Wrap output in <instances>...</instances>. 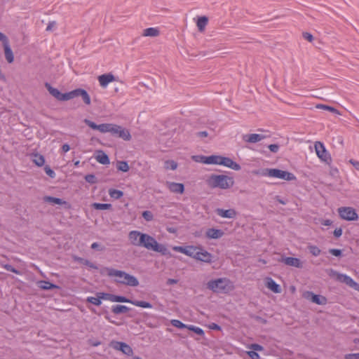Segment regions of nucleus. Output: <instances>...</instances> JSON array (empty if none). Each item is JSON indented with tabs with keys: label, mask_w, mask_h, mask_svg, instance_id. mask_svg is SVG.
Segmentation results:
<instances>
[{
	"label": "nucleus",
	"mask_w": 359,
	"mask_h": 359,
	"mask_svg": "<svg viewBox=\"0 0 359 359\" xmlns=\"http://www.w3.org/2000/svg\"><path fill=\"white\" fill-rule=\"evenodd\" d=\"M332 273L336 276V279L341 282L346 284L349 287L359 291V284L355 282L350 276L337 273L332 270Z\"/></svg>",
	"instance_id": "obj_9"
},
{
	"label": "nucleus",
	"mask_w": 359,
	"mask_h": 359,
	"mask_svg": "<svg viewBox=\"0 0 359 359\" xmlns=\"http://www.w3.org/2000/svg\"><path fill=\"white\" fill-rule=\"evenodd\" d=\"M171 325L172 326L180 328V329L187 328V327H189V325L184 324L182 322H181L179 320H172Z\"/></svg>",
	"instance_id": "obj_43"
},
{
	"label": "nucleus",
	"mask_w": 359,
	"mask_h": 359,
	"mask_svg": "<svg viewBox=\"0 0 359 359\" xmlns=\"http://www.w3.org/2000/svg\"><path fill=\"white\" fill-rule=\"evenodd\" d=\"M248 353L252 359H259V355L256 351H250Z\"/></svg>",
	"instance_id": "obj_54"
},
{
	"label": "nucleus",
	"mask_w": 359,
	"mask_h": 359,
	"mask_svg": "<svg viewBox=\"0 0 359 359\" xmlns=\"http://www.w3.org/2000/svg\"><path fill=\"white\" fill-rule=\"evenodd\" d=\"M4 267L5 269H6L8 271L13 272L15 274H20V272L18 270H17L16 269H15L13 266L10 265V264H6V265H4Z\"/></svg>",
	"instance_id": "obj_49"
},
{
	"label": "nucleus",
	"mask_w": 359,
	"mask_h": 359,
	"mask_svg": "<svg viewBox=\"0 0 359 359\" xmlns=\"http://www.w3.org/2000/svg\"><path fill=\"white\" fill-rule=\"evenodd\" d=\"M349 162L357 170L359 171V161L351 159Z\"/></svg>",
	"instance_id": "obj_59"
},
{
	"label": "nucleus",
	"mask_w": 359,
	"mask_h": 359,
	"mask_svg": "<svg viewBox=\"0 0 359 359\" xmlns=\"http://www.w3.org/2000/svg\"><path fill=\"white\" fill-rule=\"evenodd\" d=\"M142 217L147 222H150L154 219L152 212L149 210L144 211L142 212Z\"/></svg>",
	"instance_id": "obj_47"
},
{
	"label": "nucleus",
	"mask_w": 359,
	"mask_h": 359,
	"mask_svg": "<svg viewBox=\"0 0 359 359\" xmlns=\"http://www.w3.org/2000/svg\"><path fill=\"white\" fill-rule=\"evenodd\" d=\"M69 149L70 147L68 144H65L62 147V150L63 152H67L68 151H69Z\"/></svg>",
	"instance_id": "obj_63"
},
{
	"label": "nucleus",
	"mask_w": 359,
	"mask_h": 359,
	"mask_svg": "<svg viewBox=\"0 0 359 359\" xmlns=\"http://www.w3.org/2000/svg\"><path fill=\"white\" fill-rule=\"evenodd\" d=\"M279 262H283L287 266H294L299 269L303 268V264L298 258L291 257H282L281 259H279Z\"/></svg>",
	"instance_id": "obj_17"
},
{
	"label": "nucleus",
	"mask_w": 359,
	"mask_h": 359,
	"mask_svg": "<svg viewBox=\"0 0 359 359\" xmlns=\"http://www.w3.org/2000/svg\"><path fill=\"white\" fill-rule=\"evenodd\" d=\"M347 359H359V353H353L346 355Z\"/></svg>",
	"instance_id": "obj_62"
},
{
	"label": "nucleus",
	"mask_w": 359,
	"mask_h": 359,
	"mask_svg": "<svg viewBox=\"0 0 359 359\" xmlns=\"http://www.w3.org/2000/svg\"><path fill=\"white\" fill-rule=\"evenodd\" d=\"M88 344L93 346H97L100 345L101 342L100 341H93L92 339H89L88 341Z\"/></svg>",
	"instance_id": "obj_61"
},
{
	"label": "nucleus",
	"mask_w": 359,
	"mask_h": 359,
	"mask_svg": "<svg viewBox=\"0 0 359 359\" xmlns=\"http://www.w3.org/2000/svg\"><path fill=\"white\" fill-rule=\"evenodd\" d=\"M205 235L208 238L218 239L224 235V232L220 229L211 228L206 231Z\"/></svg>",
	"instance_id": "obj_25"
},
{
	"label": "nucleus",
	"mask_w": 359,
	"mask_h": 359,
	"mask_svg": "<svg viewBox=\"0 0 359 359\" xmlns=\"http://www.w3.org/2000/svg\"><path fill=\"white\" fill-rule=\"evenodd\" d=\"M210 327L212 330H221V327L219 325H218L216 323H212V325H210Z\"/></svg>",
	"instance_id": "obj_64"
},
{
	"label": "nucleus",
	"mask_w": 359,
	"mask_h": 359,
	"mask_svg": "<svg viewBox=\"0 0 359 359\" xmlns=\"http://www.w3.org/2000/svg\"><path fill=\"white\" fill-rule=\"evenodd\" d=\"M208 22V18L206 16H201L198 18L196 25L200 32H203L205 29V26Z\"/></svg>",
	"instance_id": "obj_33"
},
{
	"label": "nucleus",
	"mask_w": 359,
	"mask_h": 359,
	"mask_svg": "<svg viewBox=\"0 0 359 359\" xmlns=\"http://www.w3.org/2000/svg\"><path fill=\"white\" fill-rule=\"evenodd\" d=\"M130 304H132L135 306H137L142 307V308H151L152 307V305L150 303H149L147 302H144V301L132 300V302H130Z\"/></svg>",
	"instance_id": "obj_38"
},
{
	"label": "nucleus",
	"mask_w": 359,
	"mask_h": 359,
	"mask_svg": "<svg viewBox=\"0 0 359 359\" xmlns=\"http://www.w3.org/2000/svg\"><path fill=\"white\" fill-rule=\"evenodd\" d=\"M164 168L166 170H175L177 168V163L172 160H168L165 161Z\"/></svg>",
	"instance_id": "obj_40"
},
{
	"label": "nucleus",
	"mask_w": 359,
	"mask_h": 359,
	"mask_svg": "<svg viewBox=\"0 0 359 359\" xmlns=\"http://www.w3.org/2000/svg\"><path fill=\"white\" fill-rule=\"evenodd\" d=\"M76 92V97H81L83 101V102L86 105H90L91 103L90 95H88V92L82 88H76L75 89Z\"/></svg>",
	"instance_id": "obj_22"
},
{
	"label": "nucleus",
	"mask_w": 359,
	"mask_h": 359,
	"mask_svg": "<svg viewBox=\"0 0 359 359\" xmlns=\"http://www.w3.org/2000/svg\"><path fill=\"white\" fill-rule=\"evenodd\" d=\"M32 161L36 165H37L39 167H41L42 165H44L45 158H44L43 156H42L41 154H39L38 153L33 154L32 155Z\"/></svg>",
	"instance_id": "obj_31"
},
{
	"label": "nucleus",
	"mask_w": 359,
	"mask_h": 359,
	"mask_svg": "<svg viewBox=\"0 0 359 359\" xmlns=\"http://www.w3.org/2000/svg\"><path fill=\"white\" fill-rule=\"evenodd\" d=\"M91 248L93 249V250H100V251H102V250H104V247H100V245L98 243H93L91 245Z\"/></svg>",
	"instance_id": "obj_56"
},
{
	"label": "nucleus",
	"mask_w": 359,
	"mask_h": 359,
	"mask_svg": "<svg viewBox=\"0 0 359 359\" xmlns=\"http://www.w3.org/2000/svg\"><path fill=\"white\" fill-rule=\"evenodd\" d=\"M110 133L112 135L120 137L126 141H129L131 139V135L128 130L116 124L112 123Z\"/></svg>",
	"instance_id": "obj_7"
},
{
	"label": "nucleus",
	"mask_w": 359,
	"mask_h": 359,
	"mask_svg": "<svg viewBox=\"0 0 359 359\" xmlns=\"http://www.w3.org/2000/svg\"><path fill=\"white\" fill-rule=\"evenodd\" d=\"M109 346L116 351H121L126 355L130 356L133 354V348L125 342L112 341Z\"/></svg>",
	"instance_id": "obj_10"
},
{
	"label": "nucleus",
	"mask_w": 359,
	"mask_h": 359,
	"mask_svg": "<svg viewBox=\"0 0 359 359\" xmlns=\"http://www.w3.org/2000/svg\"><path fill=\"white\" fill-rule=\"evenodd\" d=\"M93 206L96 210H109L111 207V205L109 203H95L93 204Z\"/></svg>",
	"instance_id": "obj_42"
},
{
	"label": "nucleus",
	"mask_w": 359,
	"mask_h": 359,
	"mask_svg": "<svg viewBox=\"0 0 359 359\" xmlns=\"http://www.w3.org/2000/svg\"><path fill=\"white\" fill-rule=\"evenodd\" d=\"M230 280L226 278H218L208 282L207 288L214 292H223L229 289Z\"/></svg>",
	"instance_id": "obj_5"
},
{
	"label": "nucleus",
	"mask_w": 359,
	"mask_h": 359,
	"mask_svg": "<svg viewBox=\"0 0 359 359\" xmlns=\"http://www.w3.org/2000/svg\"><path fill=\"white\" fill-rule=\"evenodd\" d=\"M265 138V136L260 134H249L243 135V140L248 143H256Z\"/></svg>",
	"instance_id": "obj_20"
},
{
	"label": "nucleus",
	"mask_w": 359,
	"mask_h": 359,
	"mask_svg": "<svg viewBox=\"0 0 359 359\" xmlns=\"http://www.w3.org/2000/svg\"><path fill=\"white\" fill-rule=\"evenodd\" d=\"M160 31L158 28L156 27H149L143 30L142 36H151V37H156L159 36Z\"/></svg>",
	"instance_id": "obj_27"
},
{
	"label": "nucleus",
	"mask_w": 359,
	"mask_h": 359,
	"mask_svg": "<svg viewBox=\"0 0 359 359\" xmlns=\"http://www.w3.org/2000/svg\"><path fill=\"white\" fill-rule=\"evenodd\" d=\"M329 252L335 257H339L342 253L341 250L339 249H330Z\"/></svg>",
	"instance_id": "obj_50"
},
{
	"label": "nucleus",
	"mask_w": 359,
	"mask_h": 359,
	"mask_svg": "<svg viewBox=\"0 0 359 359\" xmlns=\"http://www.w3.org/2000/svg\"><path fill=\"white\" fill-rule=\"evenodd\" d=\"M315 149L317 156L323 161L327 162L331 160L330 154L326 151L324 145L320 142H316L315 144Z\"/></svg>",
	"instance_id": "obj_14"
},
{
	"label": "nucleus",
	"mask_w": 359,
	"mask_h": 359,
	"mask_svg": "<svg viewBox=\"0 0 359 359\" xmlns=\"http://www.w3.org/2000/svg\"><path fill=\"white\" fill-rule=\"evenodd\" d=\"M196 136L201 138L206 137L208 136V133L207 131H200L196 133Z\"/></svg>",
	"instance_id": "obj_57"
},
{
	"label": "nucleus",
	"mask_w": 359,
	"mask_h": 359,
	"mask_svg": "<svg viewBox=\"0 0 359 359\" xmlns=\"http://www.w3.org/2000/svg\"><path fill=\"white\" fill-rule=\"evenodd\" d=\"M112 312L114 314L125 313L129 311V308L123 305H114L111 309Z\"/></svg>",
	"instance_id": "obj_34"
},
{
	"label": "nucleus",
	"mask_w": 359,
	"mask_h": 359,
	"mask_svg": "<svg viewBox=\"0 0 359 359\" xmlns=\"http://www.w3.org/2000/svg\"><path fill=\"white\" fill-rule=\"evenodd\" d=\"M8 37L4 34H3L2 32H0V41L2 42V43L4 44V43L8 41Z\"/></svg>",
	"instance_id": "obj_58"
},
{
	"label": "nucleus",
	"mask_w": 359,
	"mask_h": 359,
	"mask_svg": "<svg viewBox=\"0 0 359 359\" xmlns=\"http://www.w3.org/2000/svg\"><path fill=\"white\" fill-rule=\"evenodd\" d=\"M192 159L196 162H199L205 164H215L217 165L218 156L212 155L210 156H205L202 155L193 156Z\"/></svg>",
	"instance_id": "obj_15"
},
{
	"label": "nucleus",
	"mask_w": 359,
	"mask_h": 359,
	"mask_svg": "<svg viewBox=\"0 0 359 359\" xmlns=\"http://www.w3.org/2000/svg\"><path fill=\"white\" fill-rule=\"evenodd\" d=\"M316 108L321 109H325V110L330 111L337 114H341L340 112L337 109H335L332 107L328 106V105L318 104L316 105Z\"/></svg>",
	"instance_id": "obj_39"
},
{
	"label": "nucleus",
	"mask_w": 359,
	"mask_h": 359,
	"mask_svg": "<svg viewBox=\"0 0 359 359\" xmlns=\"http://www.w3.org/2000/svg\"><path fill=\"white\" fill-rule=\"evenodd\" d=\"M208 185L211 188L229 189L233 187L234 180L233 177L224 175H211L206 180Z\"/></svg>",
	"instance_id": "obj_3"
},
{
	"label": "nucleus",
	"mask_w": 359,
	"mask_h": 359,
	"mask_svg": "<svg viewBox=\"0 0 359 359\" xmlns=\"http://www.w3.org/2000/svg\"><path fill=\"white\" fill-rule=\"evenodd\" d=\"M255 173L259 174L262 176L276 177L283 179L287 181H292L296 180V177L293 173L276 168H265L262 169L260 171L256 172Z\"/></svg>",
	"instance_id": "obj_4"
},
{
	"label": "nucleus",
	"mask_w": 359,
	"mask_h": 359,
	"mask_svg": "<svg viewBox=\"0 0 359 359\" xmlns=\"http://www.w3.org/2000/svg\"><path fill=\"white\" fill-rule=\"evenodd\" d=\"M166 187L172 193L183 194L184 191V186L182 183L166 182Z\"/></svg>",
	"instance_id": "obj_19"
},
{
	"label": "nucleus",
	"mask_w": 359,
	"mask_h": 359,
	"mask_svg": "<svg viewBox=\"0 0 359 359\" xmlns=\"http://www.w3.org/2000/svg\"><path fill=\"white\" fill-rule=\"evenodd\" d=\"M4 55L6 61L8 63H12L14 61V55L13 50L10 46L9 41L3 44Z\"/></svg>",
	"instance_id": "obj_23"
},
{
	"label": "nucleus",
	"mask_w": 359,
	"mask_h": 359,
	"mask_svg": "<svg viewBox=\"0 0 359 359\" xmlns=\"http://www.w3.org/2000/svg\"><path fill=\"white\" fill-rule=\"evenodd\" d=\"M45 87L49 93L59 101H67L76 97L75 90L70 92L62 93L55 88H53L50 83H46Z\"/></svg>",
	"instance_id": "obj_6"
},
{
	"label": "nucleus",
	"mask_w": 359,
	"mask_h": 359,
	"mask_svg": "<svg viewBox=\"0 0 359 359\" xmlns=\"http://www.w3.org/2000/svg\"><path fill=\"white\" fill-rule=\"evenodd\" d=\"M113 295L114 294H111L100 292V297L101 299H107V300L110 301V299H111L110 296H113Z\"/></svg>",
	"instance_id": "obj_53"
},
{
	"label": "nucleus",
	"mask_w": 359,
	"mask_h": 359,
	"mask_svg": "<svg viewBox=\"0 0 359 359\" xmlns=\"http://www.w3.org/2000/svg\"><path fill=\"white\" fill-rule=\"evenodd\" d=\"M217 165H222L236 171L241 169V167L238 163L233 161L230 158L222 156H218Z\"/></svg>",
	"instance_id": "obj_12"
},
{
	"label": "nucleus",
	"mask_w": 359,
	"mask_h": 359,
	"mask_svg": "<svg viewBox=\"0 0 359 359\" xmlns=\"http://www.w3.org/2000/svg\"><path fill=\"white\" fill-rule=\"evenodd\" d=\"M251 349H252L254 351H262L264 349L263 346L258 344H252L250 346Z\"/></svg>",
	"instance_id": "obj_51"
},
{
	"label": "nucleus",
	"mask_w": 359,
	"mask_h": 359,
	"mask_svg": "<svg viewBox=\"0 0 359 359\" xmlns=\"http://www.w3.org/2000/svg\"><path fill=\"white\" fill-rule=\"evenodd\" d=\"M308 248L310 253H311L313 256L316 257L320 254V250L316 245H309Z\"/></svg>",
	"instance_id": "obj_45"
},
{
	"label": "nucleus",
	"mask_w": 359,
	"mask_h": 359,
	"mask_svg": "<svg viewBox=\"0 0 359 359\" xmlns=\"http://www.w3.org/2000/svg\"><path fill=\"white\" fill-rule=\"evenodd\" d=\"M95 158L97 162L102 165H108L110 163L109 156L102 150L96 151Z\"/></svg>",
	"instance_id": "obj_21"
},
{
	"label": "nucleus",
	"mask_w": 359,
	"mask_h": 359,
	"mask_svg": "<svg viewBox=\"0 0 359 359\" xmlns=\"http://www.w3.org/2000/svg\"><path fill=\"white\" fill-rule=\"evenodd\" d=\"M103 271L107 272V275L109 277H114V281L116 283L130 287H137L140 284L139 280L135 276L130 275L123 271L109 267H105Z\"/></svg>",
	"instance_id": "obj_2"
},
{
	"label": "nucleus",
	"mask_w": 359,
	"mask_h": 359,
	"mask_svg": "<svg viewBox=\"0 0 359 359\" xmlns=\"http://www.w3.org/2000/svg\"><path fill=\"white\" fill-rule=\"evenodd\" d=\"M38 286L44 290H48L55 288H59V287L53 283H51L48 281L41 280L38 282Z\"/></svg>",
	"instance_id": "obj_30"
},
{
	"label": "nucleus",
	"mask_w": 359,
	"mask_h": 359,
	"mask_svg": "<svg viewBox=\"0 0 359 359\" xmlns=\"http://www.w3.org/2000/svg\"><path fill=\"white\" fill-rule=\"evenodd\" d=\"M116 168L118 169V170L122 171L124 172H128L130 169L128 163L126 161H120L117 162Z\"/></svg>",
	"instance_id": "obj_35"
},
{
	"label": "nucleus",
	"mask_w": 359,
	"mask_h": 359,
	"mask_svg": "<svg viewBox=\"0 0 359 359\" xmlns=\"http://www.w3.org/2000/svg\"><path fill=\"white\" fill-rule=\"evenodd\" d=\"M73 259L75 262H77L81 264L86 265L91 269H97V266L94 263L90 262L88 259L77 256H74Z\"/></svg>",
	"instance_id": "obj_29"
},
{
	"label": "nucleus",
	"mask_w": 359,
	"mask_h": 359,
	"mask_svg": "<svg viewBox=\"0 0 359 359\" xmlns=\"http://www.w3.org/2000/svg\"><path fill=\"white\" fill-rule=\"evenodd\" d=\"M303 297L318 305H325L327 303V299L324 296L316 294L313 292L306 291L303 294Z\"/></svg>",
	"instance_id": "obj_11"
},
{
	"label": "nucleus",
	"mask_w": 359,
	"mask_h": 359,
	"mask_svg": "<svg viewBox=\"0 0 359 359\" xmlns=\"http://www.w3.org/2000/svg\"><path fill=\"white\" fill-rule=\"evenodd\" d=\"M109 194L110 197L114 199H119L123 196V192L118 189H111L109 190Z\"/></svg>",
	"instance_id": "obj_36"
},
{
	"label": "nucleus",
	"mask_w": 359,
	"mask_h": 359,
	"mask_svg": "<svg viewBox=\"0 0 359 359\" xmlns=\"http://www.w3.org/2000/svg\"><path fill=\"white\" fill-rule=\"evenodd\" d=\"M303 37L309 42H311L313 40V35L309 32H304Z\"/></svg>",
	"instance_id": "obj_52"
},
{
	"label": "nucleus",
	"mask_w": 359,
	"mask_h": 359,
	"mask_svg": "<svg viewBox=\"0 0 359 359\" xmlns=\"http://www.w3.org/2000/svg\"><path fill=\"white\" fill-rule=\"evenodd\" d=\"M341 218L347 221H355L358 218L355 210L351 207H341L338 209Z\"/></svg>",
	"instance_id": "obj_8"
},
{
	"label": "nucleus",
	"mask_w": 359,
	"mask_h": 359,
	"mask_svg": "<svg viewBox=\"0 0 359 359\" xmlns=\"http://www.w3.org/2000/svg\"><path fill=\"white\" fill-rule=\"evenodd\" d=\"M85 180L87 182L90 184H96L97 183V179L95 175L93 174H88L85 176Z\"/></svg>",
	"instance_id": "obj_46"
},
{
	"label": "nucleus",
	"mask_w": 359,
	"mask_h": 359,
	"mask_svg": "<svg viewBox=\"0 0 359 359\" xmlns=\"http://www.w3.org/2000/svg\"><path fill=\"white\" fill-rule=\"evenodd\" d=\"M212 255L205 250L202 247L199 248L198 252L195 258L198 261L210 264L212 262Z\"/></svg>",
	"instance_id": "obj_16"
},
{
	"label": "nucleus",
	"mask_w": 359,
	"mask_h": 359,
	"mask_svg": "<svg viewBox=\"0 0 359 359\" xmlns=\"http://www.w3.org/2000/svg\"><path fill=\"white\" fill-rule=\"evenodd\" d=\"M128 239L133 245L144 248L162 255H171L165 245L158 243L153 236L147 233L139 231H131L128 233Z\"/></svg>",
	"instance_id": "obj_1"
},
{
	"label": "nucleus",
	"mask_w": 359,
	"mask_h": 359,
	"mask_svg": "<svg viewBox=\"0 0 359 359\" xmlns=\"http://www.w3.org/2000/svg\"><path fill=\"white\" fill-rule=\"evenodd\" d=\"M83 122L89 126L90 128L93 130H97L101 133H110L111 127L112 123H102L100 125H97L95 123L86 118Z\"/></svg>",
	"instance_id": "obj_13"
},
{
	"label": "nucleus",
	"mask_w": 359,
	"mask_h": 359,
	"mask_svg": "<svg viewBox=\"0 0 359 359\" xmlns=\"http://www.w3.org/2000/svg\"><path fill=\"white\" fill-rule=\"evenodd\" d=\"M334 236L337 238H339L341 236L342 234V229L341 228H339V229H336L334 231Z\"/></svg>",
	"instance_id": "obj_60"
},
{
	"label": "nucleus",
	"mask_w": 359,
	"mask_h": 359,
	"mask_svg": "<svg viewBox=\"0 0 359 359\" xmlns=\"http://www.w3.org/2000/svg\"><path fill=\"white\" fill-rule=\"evenodd\" d=\"M43 201L52 204L57 205H66L67 203L61 198H55L53 196H46L43 197Z\"/></svg>",
	"instance_id": "obj_28"
},
{
	"label": "nucleus",
	"mask_w": 359,
	"mask_h": 359,
	"mask_svg": "<svg viewBox=\"0 0 359 359\" xmlns=\"http://www.w3.org/2000/svg\"><path fill=\"white\" fill-rule=\"evenodd\" d=\"M44 171L50 177L55 178V172L50 168L49 165H46L44 168Z\"/></svg>",
	"instance_id": "obj_48"
},
{
	"label": "nucleus",
	"mask_w": 359,
	"mask_h": 359,
	"mask_svg": "<svg viewBox=\"0 0 359 359\" xmlns=\"http://www.w3.org/2000/svg\"><path fill=\"white\" fill-rule=\"evenodd\" d=\"M110 297L111 298V299H110V301L114 302L130 303V302H132V300L127 299L126 297H123V296H118V295L114 294L113 296H110Z\"/></svg>",
	"instance_id": "obj_37"
},
{
	"label": "nucleus",
	"mask_w": 359,
	"mask_h": 359,
	"mask_svg": "<svg viewBox=\"0 0 359 359\" xmlns=\"http://www.w3.org/2000/svg\"><path fill=\"white\" fill-rule=\"evenodd\" d=\"M87 302H90L95 306H100L102 303L101 298L100 297V292L97 294V297H88Z\"/></svg>",
	"instance_id": "obj_41"
},
{
	"label": "nucleus",
	"mask_w": 359,
	"mask_h": 359,
	"mask_svg": "<svg viewBox=\"0 0 359 359\" xmlns=\"http://www.w3.org/2000/svg\"><path fill=\"white\" fill-rule=\"evenodd\" d=\"M98 81L102 88H106L110 82L116 81V78L111 73H108L99 76Z\"/></svg>",
	"instance_id": "obj_18"
},
{
	"label": "nucleus",
	"mask_w": 359,
	"mask_h": 359,
	"mask_svg": "<svg viewBox=\"0 0 359 359\" xmlns=\"http://www.w3.org/2000/svg\"><path fill=\"white\" fill-rule=\"evenodd\" d=\"M187 329L191 330V331H193L196 334L200 335V336H203L204 335V331L198 327H196V326H194V325H189V327H187Z\"/></svg>",
	"instance_id": "obj_44"
},
{
	"label": "nucleus",
	"mask_w": 359,
	"mask_h": 359,
	"mask_svg": "<svg viewBox=\"0 0 359 359\" xmlns=\"http://www.w3.org/2000/svg\"><path fill=\"white\" fill-rule=\"evenodd\" d=\"M199 248H200V246H193V245L185 246L184 254L195 259L198 252Z\"/></svg>",
	"instance_id": "obj_26"
},
{
	"label": "nucleus",
	"mask_w": 359,
	"mask_h": 359,
	"mask_svg": "<svg viewBox=\"0 0 359 359\" xmlns=\"http://www.w3.org/2000/svg\"><path fill=\"white\" fill-rule=\"evenodd\" d=\"M266 287L275 293H280L281 289L279 285H278L273 279L269 278Z\"/></svg>",
	"instance_id": "obj_32"
},
{
	"label": "nucleus",
	"mask_w": 359,
	"mask_h": 359,
	"mask_svg": "<svg viewBox=\"0 0 359 359\" xmlns=\"http://www.w3.org/2000/svg\"><path fill=\"white\" fill-rule=\"evenodd\" d=\"M269 149L271 152L276 153L279 149V146L276 144H270Z\"/></svg>",
	"instance_id": "obj_55"
},
{
	"label": "nucleus",
	"mask_w": 359,
	"mask_h": 359,
	"mask_svg": "<svg viewBox=\"0 0 359 359\" xmlns=\"http://www.w3.org/2000/svg\"><path fill=\"white\" fill-rule=\"evenodd\" d=\"M217 213L222 217L224 218H234L236 216V212L234 209L223 210L217 209Z\"/></svg>",
	"instance_id": "obj_24"
}]
</instances>
